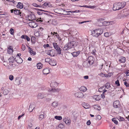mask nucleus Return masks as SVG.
Masks as SVG:
<instances>
[{"mask_svg": "<svg viewBox=\"0 0 129 129\" xmlns=\"http://www.w3.org/2000/svg\"><path fill=\"white\" fill-rule=\"evenodd\" d=\"M63 120L67 125H69L70 124L71 120L70 119H68L66 118H63Z\"/></svg>", "mask_w": 129, "mask_h": 129, "instance_id": "9d476101", "label": "nucleus"}, {"mask_svg": "<svg viewBox=\"0 0 129 129\" xmlns=\"http://www.w3.org/2000/svg\"><path fill=\"white\" fill-rule=\"evenodd\" d=\"M109 33H106L104 34V36L106 37L109 36Z\"/></svg>", "mask_w": 129, "mask_h": 129, "instance_id": "680f3d73", "label": "nucleus"}, {"mask_svg": "<svg viewBox=\"0 0 129 129\" xmlns=\"http://www.w3.org/2000/svg\"><path fill=\"white\" fill-rule=\"evenodd\" d=\"M10 32L11 34L13 35L14 33V29L13 28H11L10 30Z\"/></svg>", "mask_w": 129, "mask_h": 129, "instance_id": "4d7b16f0", "label": "nucleus"}, {"mask_svg": "<svg viewBox=\"0 0 129 129\" xmlns=\"http://www.w3.org/2000/svg\"><path fill=\"white\" fill-rule=\"evenodd\" d=\"M58 102L57 101H54L52 104V106L54 108H55L58 106Z\"/></svg>", "mask_w": 129, "mask_h": 129, "instance_id": "7c9ffc66", "label": "nucleus"}, {"mask_svg": "<svg viewBox=\"0 0 129 129\" xmlns=\"http://www.w3.org/2000/svg\"><path fill=\"white\" fill-rule=\"evenodd\" d=\"M112 121L116 124H117L118 123V122L115 118H113L112 119Z\"/></svg>", "mask_w": 129, "mask_h": 129, "instance_id": "a18cd8bd", "label": "nucleus"}, {"mask_svg": "<svg viewBox=\"0 0 129 129\" xmlns=\"http://www.w3.org/2000/svg\"><path fill=\"white\" fill-rule=\"evenodd\" d=\"M50 85L51 87L52 86L55 87L57 86V83L55 82H52L50 84Z\"/></svg>", "mask_w": 129, "mask_h": 129, "instance_id": "c756f323", "label": "nucleus"}, {"mask_svg": "<svg viewBox=\"0 0 129 129\" xmlns=\"http://www.w3.org/2000/svg\"><path fill=\"white\" fill-rule=\"evenodd\" d=\"M24 114L23 113H22V115L19 116L18 117V119H19L21 118V117L23 116L24 115Z\"/></svg>", "mask_w": 129, "mask_h": 129, "instance_id": "052dcab7", "label": "nucleus"}, {"mask_svg": "<svg viewBox=\"0 0 129 129\" xmlns=\"http://www.w3.org/2000/svg\"><path fill=\"white\" fill-rule=\"evenodd\" d=\"M15 59L13 57H11L9 59V63H13L14 62Z\"/></svg>", "mask_w": 129, "mask_h": 129, "instance_id": "5701e85b", "label": "nucleus"}, {"mask_svg": "<svg viewBox=\"0 0 129 129\" xmlns=\"http://www.w3.org/2000/svg\"><path fill=\"white\" fill-rule=\"evenodd\" d=\"M93 107L94 109H97L98 110H100L101 109V108L98 105H94L93 106Z\"/></svg>", "mask_w": 129, "mask_h": 129, "instance_id": "c85d7f7f", "label": "nucleus"}, {"mask_svg": "<svg viewBox=\"0 0 129 129\" xmlns=\"http://www.w3.org/2000/svg\"><path fill=\"white\" fill-rule=\"evenodd\" d=\"M38 69H40L42 67V64L41 63H38L37 64Z\"/></svg>", "mask_w": 129, "mask_h": 129, "instance_id": "473e14b6", "label": "nucleus"}, {"mask_svg": "<svg viewBox=\"0 0 129 129\" xmlns=\"http://www.w3.org/2000/svg\"><path fill=\"white\" fill-rule=\"evenodd\" d=\"M53 45L54 48L55 49H58V48L59 49V48H60L59 46L57 45V43H53Z\"/></svg>", "mask_w": 129, "mask_h": 129, "instance_id": "393cba45", "label": "nucleus"}, {"mask_svg": "<svg viewBox=\"0 0 129 129\" xmlns=\"http://www.w3.org/2000/svg\"><path fill=\"white\" fill-rule=\"evenodd\" d=\"M52 24L53 25H55L56 24V22L55 21V20H53L52 21Z\"/></svg>", "mask_w": 129, "mask_h": 129, "instance_id": "13d9d810", "label": "nucleus"}, {"mask_svg": "<svg viewBox=\"0 0 129 129\" xmlns=\"http://www.w3.org/2000/svg\"><path fill=\"white\" fill-rule=\"evenodd\" d=\"M28 49L29 50V52L31 55H34L36 54V52L35 51H34L33 49L29 47Z\"/></svg>", "mask_w": 129, "mask_h": 129, "instance_id": "ddd939ff", "label": "nucleus"}, {"mask_svg": "<svg viewBox=\"0 0 129 129\" xmlns=\"http://www.w3.org/2000/svg\"><path fill=\"white\" fill-rule=\"evenodd\" d=\"M15 60L18 63H22V59L20 57H17L16 59L15 58Z\"/></svg>", "mask_w": 129, "mask_h": 129, "instance_id": "4468645a", "label": "nucleus"}, {"mask_svg": "<svg viewBox=\"0 0 129 129\" xmlns=\"http://www.w3.org/2000/svg\"><path fill=\"white\" fill-rule=\"evenodd\" d=\"M8 50H10L11 51V52H13V49H12V47L11 46H10L8 48Z\"/></svg>", "mask_w": 129, "mask_h": 129, "instance_id": "0e129e2a", "label": "nucleus"}, {"mask_svg": "<svg viewBox=\"0 0 129 129\" xmlns=\"http://www.w3.org/2000/svg\"><path fill=\"white\" fill-rule=\"evenodd\" d=\"M126 5V3L122 2L121 3H116L114 4L113 9L114 11H116L123 8Z\"/></svg>", "mask_w": 129, "mask_h": 129, "instance_id": "f257e3e1", "label": "nucleus"}, {"mask_svg": "<svg viewBox=\"0 0 129 129\" xmlns=\"http://www.w3.org/2000/svg\"><path fill=\"white\" fill-rule=\"evenodd\" d=\"M9 78L10 80L12 81L14 77L12 75H10L9 76Z\"/></svg>", "mask_w": 129, "mask_h": 129, "instance_id": "8fccbe9b", "label": "nucleus"}, {"mask_svg": "<svg viewBox=\"0 0 129 129\" xmlns=\"http://www.w3.org/2000/svg\"><path fill=\"white\" fill-rule=\"evenodd\" d=\"M37 13L39 15H41L42 14H45L43 12H40L39 11H38L37 12Z\"/></svg>", "mask_w": 129, "mask_h": 129, "instance_id": "e2e57ef3", "label": "nucleus"}, {"mask_svg": "<svg viewBox=\"0 0 129 129\" xmlns=\"http://www.w3.org/2000/svg\"><path fill=\"white\" fill-rule=\"evenodd\" d=\"M42 6H43V7H42V8H43L44 7V6H46L47 7H49V4L45 2L42 5H41Z\"/></svg>", "mask_w": 129, "mask_h": 129, "instance_id": "a19ab883", "label": "nucleus"}, {"mask_svg": "<svg viewBox=\"0 0 129 129\" xmlns=\"http://www.w3.org/2000/svg\"><path fill=\"white\" fill-rule=\"evenodd\" d=\"M101 23H102V25L104 26H107L109 25L110 23V22H107L106 21H103L100 22Z\"/></svg>", "mask_w": 129, "mask_h": 129, "instance_id": "cd10ccee", "label": "nucleus"}, {"mask_svg": "<svg viewBox=\"0 0 129 129\" xmlns=\"http://www.w3.org/2000/svg\"><path fill=\"white\" fill-rule=\"evenodd\" d=\"M101 119V116L99 115H97L96 116L95 119L96 120H99Z\"/></svg>", "mask_w": 129, "mask_h": 129, "instance_id": "ea45409f", "label": "nucleus"}, {"mask_svg": "<svg viewBox=\"0 0 129 129\" xmlns=\"http://www.w3.org/2000/svg\"><path fill=\"white\" fill-rule=\"evenodd\" d=\"M96 52V50L95 49H94V50H92V51L91 52V53L93 55L96 56V54L95 53Z\"/></svg>", "mask_w": 129, "mask_h": 129, "instance_id": "37998d69", "label": "nucleus"}, {"mask_svg": "<svg viewBox=\"0 0 129 129\" xmlns=\"http://www.w3.org/2000/svg\"><path fill=\"white\" fill-rule=\"evenodd\" d=\"M51 60V59H50L49 58H47L45 59V61L46 62H49V63L50 62V60Z\"/></svg>", "mask_w": 129, "mask_h": 129, "instance_id": "de8ad7c7", "label": "nucleus"}, {"mask_svg": "<svg viewBox=\"0 0 129 129\" xmlns=\"http://www.w3.org/2000/svg\"><path fill=\"white\" fill-rule=\"evenodd\" d=\"M35 18V16L34 14H30L28 15V19L29 21H33L35 20H36Z\"/></svg>", "mask_w": 129, "mask_h": 129, "instance_id": "423d86ee", "label": "nucleus"}, {"mask_svg": "<svg viewBox=\"0 0 129 129\" xmlns=\"http://www.w3.org/2000/svg\"><path fill=\"white\" fill-rule=\"evenodd\" d=\"M21 48L22 50L23 51H24L25 49V46L23 44H22V45Z\"/></svg>", "mask_w": 129, "mask_h": 129, "instance_id": "6e6d98bb", "label": "nucleus"}, {"mask_svg": "<svg viewBox=\"0 0 129 129\" xmlns=\"http://www.w3.org/2000/svg\"><path fill=\"white\" fill-rule=\"evenodd\" d=\"M48 91L51 92H56L55 89V88L53 89H49L48 90Z\"/></svg>", "mask_w": 129, "mask_h": 129, "instance_id": "79ce46f5", "label": "nucleus"}, {"mask_svg": "<svg viewBox=\"0 0 129 129\" xmlns=\"http://www.w3.org/2000/svg\"><path fill=\"white\" fill-rule=\"evenodd\" d=\"M35 108L33 104H31L29 106V110L30 111V112L32 111Z\"/></svg>", "mask_w": 129, "mask_h": 129, "instance_id": "4be33fe9", "label": "nucleus"}, {"mask_svg": "<svg viewBox=\"0 0 129 129\" xmlns=\"http://www.w3.org/2000/svg\"><path fill=\"white\" fill-rule=\"evenodd\" d=\"M15 82L16 84L19 85L21 83V78L17 77L15 79Z\"/></svg>", "mask_w": 129, "mask_h": 129, "instance_id": "1a4fd4ad", "label": "nucleus"}, {"mask_svg": "<svg viewBox=\"0 0 129 129\" xmlns=\"http://www.w3.org/2000/svg\"><path fill=\"white\" fill-rule=\"evenodd\" d=\"M103 66V64H102L101 65H100L99 66V69L101 70L102 69Z\"/></svg>", "mask_w": 129, "mask_h": 129, "instance_id": "bf43d9fd", "label": "nucleus"}, {"mask_svg": "<svg viewBox=\"0 0 129 129\" xmlns=\"http://www.w3.org/2000/svg\"><path fill=\"white\" fill-rule=\"evenodd\" d=\"M20 10H15L14 11V13L15 15H19L20 16H21V13L20 11Z\"/></svg>", "mask_w": 129, "mask_h": 129, "instance_id": "b1692460", "label": "nucleus"}, {"mask_svg": "<svg viewBox=\"0 0 129 129\" xmlns=\"http://www.w3.org/2000/svg\"><path fill=\"white\" fill-rule=\"evenodd\" d=\"M105 87L106 88L108 89L111 87L110 84L108 83H106L105 84Z\"/></svg>", "mask_w": 129, "mask_h": 129, "instance_id": "e433bc0d", "label": "nucleus"}, {"mask_svg": "<svg viewBox=\"0 0 129 129\" xmlns=\"http://www.w3.org/2000/svg\"><path fill=\"white\" fill-rule=\"evenodd\" d=\"M54 118L55 119L59 120H61L62 118V117L60 116H56Z\"/></svg>", "mask_w": 129, "mask_h": 129, "instance_id": "c9c22d12", "label": "nucleus"}, {"mask_svg": "<svg viewBox=\"0 0 129 129\" xmlns=\"http://www.w3.org/2000/svg\"><path fill=\"white\" fill-rule=\"evenodd\" d=\"M58 126L59 128H63L64 127V126L63 124H59Z\"/></svg>", "mask_w": 129, "mask_h": 129, "instance_id": "09e8293b", "label": "nucleus"}, {"mask_svg": "<svg viewBox=\"0 0 129 129\" xmlns=\"http://www.w3.org/2000/svg\"><path fill=\"white\" fill-rule=\"evenodd\" d=\"M126 75L127 76H129V70L127 71L126 73Z\"/></svg>", "mask_w": 129, "mask_h": 129, "instance_id": "774afa93", "label": "nucleus"}, {"mask_svg": "<svg viewBox=\"0 0 129 129\" xmlns=\"http://www.w3.org/2000/svg\"><path fill=\"white\" fill-rule=\"evenodd\" d=\"M93 98L96 100L99 101L101 99V97L99 95H95L93 96Z\"/></svg>", "mask_w": 129, "mask_h": 129, "instance_id": "412c9836", "label": "nucleus"}, {"mask_svg": "<svg viewBox=\"0 0 129 129\" xmlns=\"http://www.w3.org/2000/svg\"><path fill=\"white\" fill-rule=\"evenodd\" d=\"M28 126L30 127H31L33 126V124L31 123L30 122L28 124Z\"/></svg>", "mask_w": 129, "mask_h": 129, "instance_id": "338daca9", "label": "nucleus"}, {"mask_svg": "<svg viewBox=\"0 0 129 129\" xmlns=\"http://www.w3.org/2000/svg\"><path fill=\"white\" fill-rule=\"evenodd\" d=\"M9 93L7 89H5L4 90L3 93L4 95H6Z\"/></svg>", "mask_w": 129, "mask_h": 129, "instance_id": "c03bdc74", "label": "nucleus"}, {"mask_svg": "<svg viewBox=\"0 0 129 129\" xmlns=\"http://www.w3.org/2000/svg\"><path fill=\"white\" fill-rule=\"evenodd\" d=\"M17 7V8L21 9L23 8V5L22 3L20 2H19L18 3Z\"/></svg>", "mask_w": 129, "mask_h": 129, "instance_id": "a878e982", "label": "nucleus"}, {"mask_svg": "<svg viewBox=\"0 0 129 129\" xmlns=\"http://www.w3.org/2000/svg\"><path fill=\"white\" fill-rule=\"evenodd\" d=\"M49 64L52 66H54L56 65L57 63L55 60L53 59H51Z\"/></svg>", "mask_w": 129, "mask_h": 129, "instance_id": "f8f14e48", "label": "nucleus"}, {"mask_svg": "<svg viewBox=\"0 0 129 129\" xmlns=\"http://www.w3.org/2000/svg\"><path fill=\"white\" fill-rule=\"evenodd\" d=\"M44 117V115L43 114L40 115L39 117V120H41Z\"/></svg>", "mask_w": 129, "mask_h": 129, "instance_id": "58836bf2", "label": "nucleus"}, {"mask_svg": "<svg viewBox=\"0 0 129 129\" xmlns=\"http://www.w3.org/2000/svg\"><path fill=\"white\" fill-rule=\"evenodd\" d=\"M21 38L22 39H26L28 41H29L30 40V38L27 35H22Z\"/></svg>", "mask_w": 129, "mask_h": 129, "instance_id": "f3484780", "label": "nucleus"}, {"mask_svg": "<svg viewBox=\"0 0 129 129\" xmlns=\"http://www.w3.org/2000/svg\"><path fill=\"white\" fill-rule=\"evenodd\" d=\"M87 60L88 61V63L86 61L83 63V66L86 68L89 67L90 65L94 63V58L92 56L89 57Z\"/></svg>", "mask_w": 129, "mask_h": 129, "instance_id": "7ed1b4c3", "label": "nucleus"}, {"mask_svg": "<svg viewBox=\"0 0 129 129\" xmlns=\"http://www.w3.org/2000/svg\"><path fill=\"white\" fill-rule=\"evenodd\" d=\"M9 65L7 66V68L9 69H12L13 68L16 67V66L13 63H9Z\"/></svg>", "mask_w": 129, "mask_h": 129, "instance_id": "9b49d317", "label": "nucleus"}, {"mask_svg": "<svg viewBox=\"0 0 129 129\" xmlns=\"http://www.w3.org/2000/svg\"><path fill=\"white\" fill-rule=\"evenodd\" d=\"M43 72L44 74H48L49 72V70L48 69H44L43 70Z\"/></svg>", "mask_w": 129, "mask_h": 129, "instance_id": "bb28decb", "label": "nucleus"}, {"mask_svg": "<svg viewBox=\"0 0 129 129\" xmlns=\"http://www.w3.org/2000/svg\"><path fill=\"white\" fill-rule=\"evenodd\" d=\"M48 95V94L45 92L40 93L38 94L37 98L38 99H42Z\"/></svg>", "mask_w": 129, "mask_h": 129, "instance_id": "39448f33", "label": "nucleus"}, {"mask_svg": "<svg viewBox=\"0 0 129 129\" xmlns=\"http://www.w3.org/2000/svg\"><path fill=\"white\" fill-rule=\"evenodd\" d=\"M105 20V18H100L98 19H97V20L98 21H102L104 20Z\"/></svg>", "mask_w": 129, "mask_h": 129, "instance_id": "864d4df0", "label": "nucleus"}, {"mask_svg": "<svg viewBox=\"0 0 129 129\" xmlns=\"http://www.w3.org/2000/svg\"><path fill=\"white\" fill-rule=\"evenodd\" d=\"M76 46L75 42L74 41H72L68 42L65 45L63 48V50H68L75 47Z\"/></svg>", "mask_w": 129, "mask_h": 129, "instance_id": "f03ea898", "label": "nucleus"}, {"mask_svg": "<svg viewBox=\"0 0 129 129\" xmlns=\"http://www.w3.org/2000/svg\"><path fill=\"white\" fill-rule=\"evenodd\" d=\"M124 84L126 86L127 88L129 87V84L127 82H124Z\"/></svg>", "mask_w": 129, "mask_h": 129, "instance_id": "603ef678", "label": "nucleus"}, {"mask_svg": "<svg viewBox=\"0 0 129 129\" xmlns=\"http://www.w3.org/2000/svg\"><path fill=\"white\" fill-rule=\"evenodd\" d=\"M42 22L41 20H38V19H37L36 20H35L33 21H31L29 22L28 23L29 26L31 28L36 27L38 26L37 24L36 23V22Z\"/></svg>", "mask_w": 129, "mask_h": 129, "instance_id": "20e7f679", "label": "nucleus"}, {"mask_svg": "<svg viewBox=\"0 0 129 129\" xmlns=\"http://www.w3.org/2000/svg\"><path fill=\"white\" fill-rule=\"evenodd\" d=\"M115 84H116V85L118 86H119L120 85V84H119V83L118 80H117L115 81Z\"/></svg>", "mask_w": 129, "mask_h": 129, "instance_id": "3c124183", "label": "nucleus"}, {"mask_svg": "<svg viewBox=\"0 0 129 129\" xmlns=\"http://www.w3.org/2000/svg\"><path fill=\"white\" fill-rule=\"evenodd\" d=\"M75 96L79 98H82L83 97L84 95L83 93L81 92H77L75 94Z\"/></svg>", "mask_w": 129, "mask_h": 129, "instance_id": "0eeeda50", "label": "nucleus"}, {"mask_svg": "<svg viewBox=\"0 0 129 129\" xmlns=\"http://www.w3.org/2000/svg\"><path fill=\"white\" fill-rule=\"evenodd\" d=\"M83 106L85 109H88L89 107V106L88 104H86L85 103L83 104Z\"/></svg>", "mask_w": 129, "mask_h": 129, "instance_id": "4c0bfd02", "label": "nucleus"}, {"mask_svg": "<svg viewBox=\"0 0 129 129\" xmlns=\"http://www.w3.org/2000/svg\"><path fill=\"white\" fill-rule=\"evenodd\" d=\"M119 61L121 63H124L126 61V58L124 57L121 56L120 58Z\"/></svg>", "mask_w": 129, "mask_h": 129, "instance_id": "dca6fc26", "label": "nucleus"}, {"mask_svg": "<svg viewBox=\"0 0 129 129\" xmlns=\"http://www.w3.org/2000/svg\"><path fill=\"white\" fill-rule=\"evenodd\" d=\"M113 106L115 108H119L120 107V102L119 101H116L113 103Z\"/></svg>", "mask_w": 129, "mask_h": 129, "instance_id": "6e6552de", "label": "nucleus"}, {"mask_svg": "<svg viewBox=\"0 0 129 129\" xmlns=\"http://www.w3.org/2000/svg\"><path fill=\"white\" fill-rule=\"evenodd\" d=\"M102 98L103 99H104L105 98V95L104 93H103L101 95Z\"/></svg>", "mask_w": 129, "mask_h": 129, "instance_id": "69168bd1", "label": "nucleus"}, {"mask_svg": "<svg viewBox=\"0 0 129 129\" xmlns=\"http://www.w3.org/2000/svg\"><path fill=\"white\" fill-rule=\"evenodd\" d=\"M33 5L34 6L36 7L42 8V7H43V6H42L41 5H38L35 3H33Z\"/></svg>", "mask_w": 129, "mask_h": 129, "instance_id": "f704fd0d", "label": "nucleus"}, {"mask_svg": "<svg viewBox=\"0 0 129 129\" xmlns=\"http://www.w3.org/2000/svg\"><path fill=\"white\" fill-rule=\"evenodd\" d=\"M63 15H70V14H68V13L69 12H71L72 13V11H67L65 10L63 11Z\"/></svg>", "mask_w": 129, "mask_h": 129, "instance_id": "72a5a7b5", "label": "nucleus"}, {"mask_svg": "<svg viewBox=\"0 0 129 129\" xmlns=\"http://www.w3.org/2000/svg\"><path fill=\"white\" fill-rule=\"evenodd\" d=\"M79 89L81 91L84 92L87 90V89L86 87L83 86H82L79 88Z\"/></svg>", "mask_w": 129, "mask_h": 129, "instance_id": "aec40b11", "label": "nucleus"}, {"mask_svg": "<svg viewBox=\"0 0 129 129\" xmlns=\"http://www.w3.org/2000/svg\"><path fill=\"white\" fill-rule=\"evenodd\" d=\"M97 31L96 32L98 35V36L100 35H101L103 33V29H96Z\"/></svg>", "mask_w": 129, "mask_h": 129, "instance_id": "2eb2a0df", "label": "nucleus"}, {"mask_svg": "<svg viewBox=\"0 0 129 129\" xmlns=\"http://www.w3.org/2000/svg\"><path fill=\"white\" fill-rule=\"evenodd\" d=\"M96 31H97L96 29L93 30L92 32V35L93 36L96 37H97L98 36V34L96 33Z\"/></svg>", "mask_w": 129, "mask_h": 129, "instance_id": "2f4dec72", "label": "nucleus"}, {"mask_svg": "<svg viewBox=\"0 0 129 129\" xmlns=\"http://www.w3.org/2000/svg\"><path fill=\"white\" fill-rule=\"evenodd\" d=\"M56 50L57 53L59 54H61V51L60 48H59V49L58 48V49H56Z\"/></svg>", "mask_w": 129, "mask_h": 129, "instance_id": "49530a36", "label": "nucleus"}, {"mask_svg": "<svg viewBox=\"0 0 129 129\" xmlns=\"http://www.w3.org/2000/svg\"><path fill=\"white\" fill-rule=\"evenodd\" d=\"M118 119L119 121H122L124 120V119L123 117L120 116L119 117Z\"/></svg>", "mask_w": 129, "mask_h": 129, "instance_id": "5fc2aeb1", "label": "nucleus"}, {"mask_svg": "<svg viewBox=\"0 0 129 129\" xmlns=\"http://www.w3.org/2000/svg\"><path fill=\"white\" fill-rule=\"evenodd\" d=\"M80 52L79 51L77 52H74L71 53L72 54L74 57H76L80 54Z\"/></svg>", "mask_w": 129, "mask_h": 129, "instance_id": "6ab92c4d", "label": "nucleus"}, {"mask_svg": "<svg viewBox=\"0 0 129 129\" xmlns=\"http://www.w3.org/2000/svg\"><path fill=\"white\" fill-rule=\"evenodd\" d=\"M54 51L53 50H49L47 52V54L49 55H50L51 56H53L54 55L53 54V51Z\"/></svg>", "mask_w": 129, "mask_h": 129, "instance_id": "a211bd4d", "label": "nucleus"}]
</instances>
